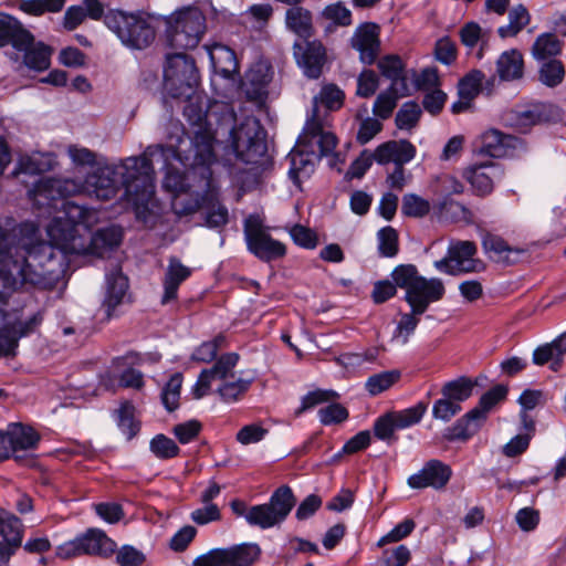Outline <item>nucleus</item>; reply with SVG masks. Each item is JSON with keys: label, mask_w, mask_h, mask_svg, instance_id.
<instances>
[{"label": "nucleus", "mask_w": 566, "mask_h": 566, "mask_svg": "<svg viewBox=\"0 0 566 566\" xmlns=\"http://www.w3.org/2000/svg\"><path fill=\"white\" fill-rule=\"evenodd\" d=\"M45 179L34 184L29 198L43 213H61L48 226L50 241L39 240V229L31 222L21 223L11 231L0 226V270L10 273L17 287L25 284L45 290L54 287L69 270L73 239L83 234V228H90L94 217L93 210L67 200L70 196L52 199L46 205L38 202L35 191Z\"/></svg>", "instance_id": "obj_1"}, {"label": "nucleus", "mask_w": 566, "mask_h": 566, "mask_svg": "<svg viewBox=\"0 0 566 566\" xmlns=\"http://www.w3.org/2000/svg\"><path fill=\"white\" fill-rule=\"evenodd\" d=\"M174 153L161 145H149L142 155L119 160L118 164L104 165L88 174L84 181L76 179H45L36 191L35 200L48 203L61 196L87 193L98 200H109L124 190L123 198L139 207L147 205L155 193V170L151 157L165 160Z\"/></svg>", "instance_id": "obj_2"}, {"label": "nucleus", "mask_w": 566, "mask_h": 566, "mask_svg": "<svg viewBox=\"0 0 566 566\" xmlns=\"http://www.w3.org/2000/svg\"><path fill=\"white\" fill-rule=\"evenodd\" d=\"M164 148H170L172 155L163 160L160 157H151V167L154 163H161L165 169L163 179V188L177 195L191 187L195 191L209 189L213 179L211 166L216 163L217 157L214 149L211 148V136L206 132H200L191 138L190 148L182 157L181 154L172 146L163 145Z\"/></svg>", "instance_id": "obj_3"}, {"label": "nucleus", "mask_w": 566, "mask_h": 566, "mask_svg": "<svg viewBox=\"0 0 566 566\" xmlns=\"http://www.w3.org/2000/svg\"><path fill=\"white\" fill-rule=\"evenodd\" d=\"M18 289L10 273L0 270V357L14 356L20 338L33 333L43 321L40 311L22 319L21 310L9 307L8 297Z\"/></svg>", "instance_id": "obj_4"}, {"label": "nucleus", "mask_w": 566, "mask_h": 566, "mask_svg": "<svg viewBox=\"0 0 566 566\" xmlns=\"http://www.w3.org/2000/svg\"><path fill=\"white\" fill-rule=\"evenodd\" d=\"M105 25L116 34L122 44L130 50H145L156 38L150 17L144 12L129 13L122 10L109 11L104 19Z\"/></svg>", "instance_id": "obj_5"}, {"label": "nucleus", "mask_w": 566, "mask_h": 566, "mask_svg": "<svg viewBox=\"0 0 566 566\" xmlns=\"http://www.w3.org/2000/svg\"><path fill=\"white\" fill-rule=\"evenodd\" d=\"M165 21L168 44L180 50L197 48L207 29L205 14L196 7L178 10Z\"/></svg>", "instance_id": "obj_6"}, {"label": "nucleus", "mask_w": 566, "mask_h": 566, "mask_svg": "<svg viewBox=\"0 0 566 566\" xmlns=\"http://www.w3.org/2000/svg\"><path fill=\"white\" fill-rule=\"evenodd\" d=\"M199 85L195 60L186 53L167 54L164 66V91L172 98L190 97Z\"/></svg>", "instance_id": "obj_7"}, {"label": "nucleus", "mask_w": 566, "mask_h": 566, "mask_svg": "<svg viewBox=\"0 0 566 566\" xmlns=\"http://www.w3.org/2000/svg\"><path fill=\"white\" fill-rule=\"evenodd\" d=\"M507 395V387L496 385L484 392L476 407L459 418L451 427L443 432L447 441H467L473 437L486 419L488 412Z\"/></svg>", "instance_id": "obj_8"}, {"label": "nucleus", "mask_w": 566, "mask_h": 566, "mask_svg": "<svg viewBox=\"0 0 566 566\" xmlns=\"http://www.w3.org/2000/svg\"><path fill=\"white\" fill-rule=\"evenodd\" d=\"M266 133L255 117H247L230 132L232 148L245 164H258L268 153Z\"/></svg>", "instance_id": "obj_9"}, {"label": "nucleus", "mask_w": 566, "mask_h": 566, "mask_svg": "<svg viewBox=\"0 0 566 566\" xmlns=\"http://www.w3.org/2000/svg\"><path fill=\"white\" fill-rule=\"evenodd\" d=\"M294 505L295 496L292 489L282 485L273 492L268 503L251 506L245 520L251 526L266 530L284 522Z\"/></svg>", "instance_id": "obj_10"}, {"label": "nucleus", "mask_w": 566, "mask_h": 566, "mask_svg": "<svg viewBox=\"0 0 566 566\" xmlns=\"http://www.w3.org/2000/svg\"><path fill=\"white\" fill-rule=\"evenodd\" d=\"M394 284L406 290L405 301H440L444 295V285L440 279H426L419 275L412 264L398 265L392 271Z\"/></svg>", "instance_id": "obj_11"}, {"label": "nucleus", "mask_w": 566, "mask_h": 566, "mask_svg": "<svg viewBox=\"0 0 566 566\" xmlns=\"http://www.w3.org/2000/svg\"><path fill=\"white\" fill-rule=\"evenodd\" d=\"M243 233L248 251L263 262L279 260L286 254L285 244L271 237L256 214L245 218Z\"/></svg>", "instance_id": "obj_12"}, {"label": "nucleus", "mask_w": 566, "mask_h": 566, "mask_svg": "<svg viewBox=\"0 0 566 566\" xmlns=\"http://www.w3.org/2000/svg\"><path fill=\"white\" fill-rule=\"evenodd\" d=\"M478 247L473 241H451L447 255L434 262V268L446 274L479 273L485 269L482 260L475 258Z\"/></svg>", "instance_id": "obj_13"}, {"label": "nucleus", "mask_w": 566, "mask_h": 566, "mask_svg": "<svg viewBox=\"0 0 566 566\" xmlns=\"http://www.w3.org/2000/svg\"><path fill=\"white\" fill-rule=\"evenodd\" d=\"M83 234L73 239L71 254H91L103 256L116 249L123 239V231L117 226L98 229L94 234L90 228H83Z\"/></svg>", "instance_id": "obj_14"}, {"label": "nucleus", "mask_w": 566, "mask_h": 566, "mask_svg": "<svg viewBox=\"0 0 566 566\" xmlns=\"http://www.w3.org/2000/svg\"><path fill=\"white\" fill-rule=\"evenodd\" d=\"M256 544L244 543L229 548H214L197 557L193 566H251L259 558Z\"/></svg>", "instance_id": "obj_15"}, {"label": "nucleus", "mask_w": 566, "mask_h": 566, "mask_svg": "<svg viewBox=\"0 0 566 566\" xmlns=\"http://www.w3.org/2000/svg\"><path fill=\"white\" fill-rule=\"evenodd\" d=\"M559 117V109L549 103L532 102L517 105L505 114L506 123L520 133Z\"/></svg>", "instance_id": "obj_16"}, {"label": "nucleus", "mask_w": 566, "mask_h": 566, "mask_svg": "<svg viewBox=\"0 0 566 566\" xmlns=\"http://www.w3.org/2000/svg\"><path fill=\"white\" fill-rule=\"evenodd\" d=\"M239 359L240 356L237 353H226L217 358L211 368L202 369L192 387L193 397L200 399L208 395L212 380H226L228 377H233L232 371Z\"/></svg>", "instance_id": "obj_17"}, {"label": "nucleus", "mask_w": 566, "mask_h": 566, "mask_svg": "<svg viewBox=\"0 0 566 566\" xmlns=\"http://www.w3.org/2000/svg\"><path fill=\"white\" fill-rule=\"evenodd\" d=\"M297 142L308 147L316 159H321L334 151L337 138L334 134L324 132L321 122L313 114L307 119Z\"/></svg>", "instance_id": "obj_18"}, {"label": "nucleus", "mask_w": 566, "mask_h": 566, "mask_svg": "<svg viewBox=\"0 0 566 566\" xmlns=\"http://www.w3.org/2000/svg\"><path fill=\"white\" fill-rule=\"evenodd\" d=\"M379 27L373 22L359 24L352 38L350 46L359 53V61L373 65L380 52Z\"/></svg>", "instance_id": "obj_19"}, {"label": "nucleus", "mask_w": 566, "mask_h": 566, "mask_svg": "<svg viewBox=\"0 0 566 566\" xmlns=\"http://www.w3.org/2000/svg\"><path fill=\"white\" fill-rule=\"evenodd\" d=\"M293 50L296 62L305 76L313 80L318 78L326 61V52L323 44L319 41L306 40L304 44L295 42Z\"/></svg>", "instance_id": "obj_20"}, {"label": "nucleus", "mask_w": 566, "mask_h": 566, "mask_svg": "<svg viewBox=\"0 0 566 566\" xmlns=\"http://www.w3.org/2000/svg\"><path fill=\"white\" fill-rule=\"evenodd\" d=\"M452 475L451 468L440 460H429L422 469L408 478V485L411 489L433 488L443 489Z\"/></svg>", "instance_id": "obj_21"}, {"label": "nucleus", "mask_w": 566, "mask_h": 566, "mask_svg": "<svg viewBox=\"0 0 566 566\" xmlns=\"http://www.w3.org/2000/svg\"><path fill=\"white\" fill-rule=\"evenodd\" d=\"M484 253L494 262L503 265L517 263L527 252L521 247H512L501 235L485 232L481 239Z\"/></svg>", "instance_id": "obj_22"}, {"label": "nucleus", "mask_w": 566, "mask_h": 566, "mask_svg": "<svg viewBox=\"0 0 566 566\" xmlns=\"http://www.w3.org/2000/svg\"><path fill=\"white\" fill-rule=\"evenodd\" d=\"M503 176L501 166L493 161L474 164L464 170V178L479 196L491 193L494 182L500 181Z\"/></svg>", "instance_id": "obj_23"}, {"label": "nucleus", "mask_w": 566, "mask_h": 566, "mask_svg": "<svg viewBox=\"0 0 566 566\" xmlns=\"http://www.w3.org/2000/svg\"><path fill=\"white\" fill-rule=\"evenodd\" d=\"M520 140L497 129H489L480 136L478 151L482 155L502 158L511 156Z\"/></svg>", "instance_id": "obj_24"}, {"label": "nucleus", "mask_w": 566, "mask_h": 566, "mask_svg": "<svg viewBox=\"0 0 566 566\" xmlns=\"http://www.w3.org/2000/svg\"><path fill=\"white\" fill-rule=\"evenodd\" d=\"M566 355V332L558 335L549 343L537 346L532 355V361L536 366L548 365L552 371H558L564 365Z\"/></svg>", "instance_id": "obj_25"}, {"label": "nucleus", "mask_w": 566, "mask_h": 566, "mask_svg": "<svg viewBox=\"0 0 566 566\" xmlns=\"http://www.w3.org/2000/svg\"><path fill=\"white\" fill-rule=\"evenodd\" d=\"M416 156V147L407 139L389 140L376 148V163L396 166L411 161Z\"/></svg>", "instance_id": "obj_26"}, {"label": "nucleus", "mask_w": 566, "mask_h": 566, "mask_svg": "<svg viewBox=\"0 0 566 566\" xmlns=\"http://www.w3.org/2000/svg\"><path fill=\"white\" fill-rule=\"evenodd\" d=\"M191 275V269L184 265L179 259L171 256L165 276L163 280L164 294L161 304L166 305L175 301L178 295V289Z\"/></svg>", "instance_id": "obj_27"}, {"label": "nucleus", "mask_w": 566, "mask_h": 566, "mask_svg": "<svg viewBox=\"0 0 566 566\" xmlns=\"http://www.w3.org/2000/svg\"><path fill=\"white\" fill-rule=\"evenodd\" d=\"M83 554L108 558L116 552V543L98 528H90L78 536Z\"/></svg>", "instance_id": "obj_28"}, {"label": "nucleus", "mask_w": 566, "mask_h": 566, "mask_svg": "<svg viewBox=\"0 0 566 566\" xmlns=\"http://www.w3.org/2000/svg\"><path fill=\"white\" fill-rule=\"evenodd\" d=\"M32 40V33L13 17L0 12V48L11 44L15 48H25Z\"/></svg>", "instance_id": "obj_29"}, {"label": "nucleus", "mask_w": 566, "mask_h": 566, "mask_svg": "<svg viewBox=\"0 0 566 566\" xmlns=\"http://www.w3.org/2000/svg\"><path fill=\"white\" fill-rule=\"evenodd\" d=\"M205 205L202 208L206 212V226L209 228H221L224 227L229 221L228 208L219 201V190L216 180H211L209 189H203Z\"/></svg>", "instance_id": "obj_30"}, {"label": "nucleus", "mask_w": 566, "mask_h": 566, "mask_svg": "<svg viewBox=\"0 0 566 566\" xmlns=\"http://www.w3.org/2000/svg\"><path fill=\"white\" fill-rule=\"evenodd\" d=\"M298 146L301 149L292 150L286 158L290 163L289 177L296 186H300L303 179L310 178L315 169V155H312L311 149L304 144L298 143Z\"/></svg>", "instance_id": "obj_31"}, {"label": "nucleus", "mask_w": 566, "mask_h": 566, "mask_svg": "<svg viewBox=\"0 0 566 566\" xmlns=\"http://www.w3.org/2000/svg\"><path fill=\"white\" fill-rule=\"evenodd\" d=\"M127 289L128 280L119 269L106 275V296L103 307L108 318L114 315L116 307L123 303Z\"/></svg>", "instance_id": "obj_32"}, {"label": "nucleus", "mask_w": 566, "mask_h": 566, "mask_svg": "<svg viewBox=\"0 0 566 566\" xmlns=\"http://www.w3.org/2000/svg\"><path fill=\"white\" fill-rule=\"evenodd\" d=\"M433 302L434 301L431 300L407 302L410 306V312L400 315V319L394 332V337L401 338L402 343L406 344L420 322L419 316L422 315Z\"/></svg>", "instance_id": "obj_33"}, {"label": "nucleus", "mask_w": 566, "mask_h": 566, "mask_svg": "<svg viewBox=\"0 0 566 566\" xmlns=\"http://www.w3.org/2000/svg\"><path fill=\"white\" fill-rule=\"evenodd\" d=\"M4 432L9 440L8 446L12 448V455L14 454L15 460H20V457L17 455L19 451L35 449L40 441L38 432L21 423L9 424Z\"/></svg>", "instance_id": "obj_34"}, {"label": "nucleus", "mask_w": 566, "mask_h": 566, "mask_svg": "<svg viewBox=\"0 0 566 566\" xmlns=\"http://www.w3.org/2000/svg\"><path fill=\"white\" fill-rule=\"evenodd\" d=\"M496 74L504 82L522 78L524 74L522 53L516 49L504 51L496 60Z\"/></svg>", "instance_id": "obj_35"}, {"label": "nucleus", "mask_w": 566, "mask_h": 566, "mask_svg": "<svg viewBox=\"0 0 566 566\" xmlns=\"http://www.w3.org/2000/svg\"><path fill=\"white\" fill-rule=\"evenodd\" d=\"M285 24L290 31L304 39V41L308 40L314 33L312 12L300 6L287 9Z\"/></svg>", "instance_id": "obj_36"}, {"label": "nucleus", "mask_w": 566, "mask_h": 566, "mask_svg": "<svg viewBox=\"0 0 566 566\" xmlns=\"http://www.w3.org/2000/svg\"><path fill=\"white\" fill-rule=\"evenodd\" d=\"M187 99V104L184 108V115L188 122L197 127L193 132L192 138L200 132H206L211 136V148L213 149L214 136L211 128L207 125L208 112L200 101L199 96L191 95L190 97H184Z\"/></svg>", "instance_id": "obj_37"}, {"label": "nucleus", "mask_w": 566, "mask_h": 566, "mask_svg": "<svg viewBox=\"0 0 566 566\" xmlns=\"http://www.w3.org/2000/svg\"><path fill=\"white\" fill-rule=\"evenodd\" d=\"M195 187L172 196L171 209L178 217H187L196 213L203 207L205 191H195Z\"/></svg>", "instance_id": "obj_38"}, {"label": "nucleus", "mask_w": 566, "mask_h": 566, "mask_svg": "<svg viewBox=\"0 0 566 566\" xmlns=\"http://www.w3.org/2000/svg\"><path fill=\"white\" fill-rule=\"evenodd\" d=\"M15 50L24 52L23 62L31 70L44 71L50 66L51 48L42 42L35 43L33 35L25 48H15Z\"/></svg>", "instance_id": "obj_39"}, {"label": "nucleus", "mask_w": 566, "mask_h": 566, "mask_svg": "<svg viewBox=\"0 0 566 566\" xmlns=\"http://www.w3.org/2000/svg\"><path fill=\"white\" fill-rule=\"evenodd\" d=\"M55 164V156L53 154L34 153L20 159L19 168L14 170V174L39 175L53 169Z\"/></svg>", "instance_id": "obj_40"}, {"label": "nucleus", "mask_w": 566, "mask_h": 566, "mask_svg": "<svg viewBox=\"0 0 566 566\" xmlns=\"http://www.w3.org/2000/svg\"><path fill=\"white\" fill-rule=\"evenodd\" d=\"M509 23L497 29L502 39L517 35L531 21L528 10L523 4H517L509 11Z\"/></svg>", "instance_id": "obj_41"}, {"label": "nucleus", "mask_w": 566, "mask_h": 566, "mask_svg": "<svg viewBox=\"0 0 566 566\" xmlns=\"http://www.w3.org/2000/svg\"><path fill=\"white\" fill-rule=\"evenodd\" d=\"M24 526L22 521L6 510L0 509V536L12 544H22Z\"/></svg>", "instance_id": "obj_42"}, {"label": "nucleus", "mask_w": 566, "mask_h": 566, "mask_svg": "<svg viewBox=\"0 0 566 566\" xmlns=\"http://www.w3.org/2000/svg\"><path fill=\"white\" fill-rule=\"evenodd\" d=\"M475 382L468 377H459L446 382L441 388V394L448 399L457 401L459 405L472 396Z\"/></svg>", "instance_id": "obj_43"}, {"label": "nucleus", "mask_w": 566, "mask_h": 566, "mask_svg": "<svg viewBox=\"0 0 566 566\" xmlns=\"http://www.w3.org/2000/svg\"><path fill=\"white\" fill-rule=\"evenodd\" d=\"M401 371L398 369H391L374 374L367 378L365 382V389L370 396H377L381 392L391 388L396 382L399 381Z\"/></svg>", "instance_id": "obj_44"}, {"label": "nucleus", "mask_w": 566, "mask_h": 566, "mask_svg": "<svg viewBox=\"0 0 566 566\" xmlns=\"http://www.w3.org/2000/svg\"><path fill=\"white\" fill-rule=\"evenodd\" d=\"M254 376L244 378L239 377L235 380H226L217 390L224 402L231 403L238 401L251 387Z\"/></svg>", "instance_id": "obj_45"}, {"label": "nucleus", "mask_w": 566, "mask_h": 566, "mask_svg": "<svg viewBox=\"0 0 566 566\" xmlns=\"http://www.w3.org/2000/svg\"><path fill=\"white\" fill-rule=\"evenodd\" d=\"M117 424L127 440L135 438L140 430V422L135 419V407L132 402L125 401L117 411Z\"/></svg>", "instance_id": "obj_46"}, {"label": "nucleus", "mask_w": 566, "mask_h": 566, "mask_svg": "<svg viewBox=\"0 0 566 566\" xmlns=\"http://www.w3.org/2000/svg\"><path fill=\"white\" fill-rule=\"evenodd\" d=\"M207 51L214 69H220L226 73L235 69V54L228 46L217 43L212 46H207Z\"/></svg>", "instance_id": "obj_47"}, {"label": "nucleus", "mask_w": 566, "mask_h": 566, "mask_svg": "<svg viewBox=\"0 0 566 566\" xmlns=\"http://www.w3.org/2000/svg\"><path fill=\"white\" fill-rule=\"evenodd\" d=\"M562 51V42L554 33H544L535 40L532 52L537 60H545L549 56L559 54Z\"/></svg>", "instance_id": "obj_48"}, {"label": "nucleus", "mask_w": 566, "mask_h": 566, "mask_svg": "<svg viewBox=\"0 0 566 566\" xmlns=\"http://www.w3.org/2000/svg\"><path fill=\"white\" fill-rule=\"evenodd\" d=\"M399 88L388 87L385 92H381L373 106V113L380 119H387L391 116L394 109L397 106L399 99Z\"/></svg>", "instance_id": "obj_49"}, {"label": "nucleus", "mask_w": 566, "mask_h": 566, "mask_svg": "<svg viewBox=\"0 0 566 566\" xmlns=\"http://www.w3.org/2000/svg\"><path fill=\"white\" fill-rule=\"evenodd\" d=\"M380 73L386 78L390 80V86L398 88L399 76L405 72V64L399 55L389 54L382 56L377 64Z\"/></svg>", "instance_id": "obj_50"}, {"label": "nucleus", "mask_w": 566, "mask_h": 566, "mask_svg": "<svg viewBox=\"0 0 566 566\" xmlns=\"http://www.w3.org/2000/svg\"><path fill=\"white\" fill-rule=\"evenodd\" d=\"M484 74L480 70L469 72L458 84V94L462 99L473 101L481 91Z\"/></svg>", "instance_id": "obj_51"}, {"label": "nucleus", "mask_w": 566, "mask_h": 566, "mask_svg": "<svg viewBox=\"0 0 566 566\" xmlns=\"http://www.w3.org/2000/svg\"><path fill=\"white\" fill-rule=\"evenodd\" d=\"M182 386V375L176 373L170 376L161 391V402L168 411H174L179 407L180 390Z\"/></svg>", "instance_id": "obj_52"}, {"label": "nucleus", "mask_w": 566, "mask_h": 566, "mask_svg": "<svg viewBox=\"0 0 566 566\" xmlns=\"http://www.w3.org/2000/svg\"><path fill=\"white\" fill-rule=\"evenodd\" d=\"M428 405L423 401H419L415 406L400 410L391 411L396 419V427L398 429H406L421 421L422 417L427 411Z\"/></svg>", "instance_id": "obj_53"}, {"label": "nucleus", "mask_w": 566, "mask_h": 566, "mask_svg": "<svg viewBox=\"0 0 566 566\" xmlns=\"http://www.w3.org/2000/svg\"><path fill=\"white\" fill-rule=\"evenodd\" d=\"M66 0H23L20 9L31 15H42L45 12H59Z\"/></svg>", "instance_id": "obj_54"}, {"label": "nucleus", "mask_w": 566, "mask_h": 566, "mask_svg": "<svg viewBox=\"0 0 566 566\" xmlns=\"http://www.w3.org/2000/svg\"><path fill=\"white\" fill-rule=\"evenodd\" d=\"M421 108L415 101L406 102L396 114V125L399 129H410L417 125Z\"/></svg>", "instance_id": "obj_55"}, {"label": "nucleus", "mask_w": 566, "mask_h": 566, "mask_svg": "<svg viewBox=\"0 0 566 566\" xmlns=\"http://www.w3.org/2000/svg\"><path fill=\"white\" fill-rule=\"evenodd\" d=\"M430 211L428 200L415 193H407L402 197L401 212L407 217L422 218Z\"/></svg>", "instance_id": "obj_56"}, {"label": "nucleus", "mask_w": 566, "mask_h": 566, "mask_svg": "<svg viewBox=\"0 0 566 566\" xmlns=\"http://www.w3.org/2000/svg\"><path fill=\"white\" fill-rule=\"evenodd\" d=\"M564 75V65L558 60H549L543 63L539 70V81L549 87H555L560 84Z\"/></svg>", "instance_id": "obj_57"}, {"label": "nucleus", "mask_w": 566, "mask_h": 566, "mask_svg": "<svg viewBox=\"0 0 566 566\" xmlns=\"http://www.w3.org/2000/svg\"><path fill=\"white\" fill-rule=\"evenodd\" d=\"M150 451L158 459H171L178 455L180 449L176 442L165 434H157L150 441Z\"/></svg>", "instance_id": "obj_58"}, {"label": "nucleus", "mask_w": 566, "mask_h": 566, "mask_svg": "<svg viewBox=\"0 0 566 566\" xmlns=\"http://www.w3.org/2000/svg\"><path fill=\"white\" fill-rule=\"evenodd\" d=\"M377 238L378 250L382 256L392 258L398 253V233L392 227L381 228Z\"/></svg>", "instance_id": "obj_59"}, {"label": "nucleus", "mask_w": 566, "mask_h": 566, "mask_svg": "<svg viewBox=\"0 0 566 566\" xmlns=\"http://www.w3.org/2000/svg\"><path fill=\"white\" fill-rule=\"evenodd\" d=\"M439 212L442 218L452 222L468 220L471 216V212L467 207L449 197H446L440 203Z\"/></svg>", "instance_id": "obj_60"}, {"label": "nucleus", "mask_w": 566, "mask_h": 566, "mask_svg": "<svg viewBox=\"0 0 566 566\" xmlns=\"http://www.w3.org/2000/svg\"><path fill=\"white\" fill-rule=\"evenodd\" d=\"M322 17L340 27H348L353 22L350 10L340 1L326 6L322 11Z\"/></svg>", "instance_id": "obj_61"}, {"label": "nucleus", "mask_w": 566, "mask_h": 566, "mask_svg": "<svg viewBox=\"0 0 566 566\" xmlns=\"http://www.w3.org/2000/svg\"><path fill=\"white\" fill-rule=\"evenodd\" d=\"M461 410V405L443 396L434 401L432 406V417L437 420H441L442 422H449Z\"/></svg>", "instance_id": "obj_62"}, {"label": "nucleus", "mask_w": 566, "mask_h": 566, "mask_svg": "<svg viewBox=\"0 0 566 566\" xmlns=\"http://www.w3.org/2000/svg\"><path fill=\"white\" fill-rule=\"evenodd\" d=\"M396 419L392 412H387L379 418L376 419L374 423V433L375 436L382 441L389 442L390 440H396L395 431L399 430L396 427Z\"/></svg>", "instance_id": "obj_63"}, {"label": "nucleus", "mask_w": 566, "mask_h": 566, "mask_svg": "<svg viewBox=\"0 0 566 566\" xmlns=\"http://www.w3.org/2000/svg\"><path fill=\"white\" fill-rule=\"evenodd\" d=\"M115 553L119 566H142L146 560V555L133 545H123Z\"/></svg>", "instance_id": "obj_64"}]
</instances>
